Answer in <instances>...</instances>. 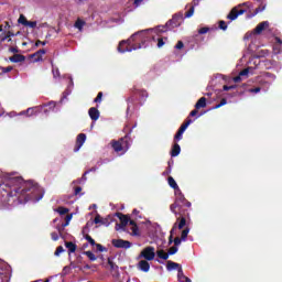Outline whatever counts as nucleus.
<instances>
[{"instance_id":"4c0bfd02","label":"nucleus","mask_w":282,"mask_h":282,"mask_svg":"<svg viewBox=\"0 0 282 282\" xmlns=\"http://www.w3.org/2000/svg\"><path fill=\"white\" fill-rule=\"evenodd\" d=\"M218 25H219L220 30H224V31L228 30V24H226V21H224V20H220L218 22Z\"/></svg>"},{"instance_id":"bb28decb","label":"nucleus","mask_w":282,"mask_h":282,"mask_svg":"<svg viewBox=\"0 0 282 282\" xmlns=\"http://www.w3.org/2000/svg\"><path fill=\"white\" fill-rule=\"evenodd\" d=\"M191 232V229L187 227L181 232V239L182 241H186V238L188 237V234Z\"/></svg>"},{"instance_id":"dca6fc26","label":"nucleus","mask_w":282,"mask_h":282,"mask_svg":"<svg viewBox=\"0 0 282 282\" xmlns=\"http://www.w3.org/2000/svg\"><path fill=\"white\" fill-rule=\"evenodd\" d=\"M180 153H182V148L177 143H174L171 150V158H177Z\"/></svg>"},{"instance_id":"052dcab7","label":"nucleus","mask_w":282,"mask_h":282,"mask_svg":"<svg viewBox=\"0 0 282 282\" xmlns=\"http://www.w3.org/2000/svg\"><path fill=\"white\" fill-rule=\"evenodd\" d=\"M94 221L95 224H100L102 221V217H100V215L97 214Z\"/></svg>"},{"instance_id":"2eb2a0df","label":"nucleus","mask_w":282,"mask_h":282,"mask_svg":"<svg viewBox=\"0 0 282 282\" xmlns=\"http://www.w3.org/2000/svg\"><path fill=\"white\" fill-rule=\"evenodd\" d=\"M11 63H23L25 61V55L22 54H14L13 56L9 57Z\"/></svg>"},{"instance_id":"f03ea898","label":"nucleus","mask_w":282,"mask_h":282,"mask_svg":"<svg viewBox=\"0 0 282 282\" xmlns=\"http://www.w3.org/2000/svg\"><path fill=\"white\" fill-rule=\"evenodd\" d=\"M36 193H39V186L33 183H23L22 186L13 187L10 192H8L9 197H21L24 196V199H35L36 202L43 199V195L36 197Z\"/></svg>"},{"instance_id":"09e8293b","label":"nucleus","mask_w":282,"mask_h":282,"mask_svg":"<svg viewBox=\"0 0 282 282\" xmlns=\"http://www.w3.org/2000/svg\"><path fill=\"white\" fill-rule=\"evenodd\" d=\"M248 74H250V67L245 68L239 73L240 76H248Z\"/></svg>"},{"instance_id":"b1692460","label":"nucleus","mask_w":282,"mask_h":282,"mask_svg":"<svg viewBox=\"0 0 282 282\" xmlns=\"http://www.w3.org/2000/svg\"><path fill=\"white\" fill-rule=\"evenodd\" d=\"M156 257H159V259H163V261H166V259H169V252L166 253L163 249L158 250Z\"/></svg>"},{"instance_id":"c9c22d12","label":"nucleus","mask_w":282,"mask_h":282,"mask_svg":"<svg viewBox=\"0 0 282 282\" xmlns=\"http://www.w3.org/2000/svg\"><path fill=\"white\" fill-rule=\"evenodd\" d=\"M182 135H184V132L177 130L176 134L174 135V142H180V140H182Z\"/></svg>"},{"instance_id":"13d9d810","label":"nucleus","mask_w":282,"mask_h":282,"mask_svg":"<svg viewBox=\"0 0 282 282\" xmlns=\"http://www.w3.org/2000/svg\"><path fill=\"white\" fill-rule=\"evenodd\" d=\"M156 41H158V44H156L158 47H162L164 45V39L158 37Z\"/></svg>"},{"instance_id":"a19ab883","label":"nucleus","mask_w":282,"mask_h":282,"mask_svg":"<svg viewBox=\"0 0 282 282\" xmlns=\"http://www.w3.org/2000/svg\"><path fill=\"white\" fill-rule=\"evenodd\" d=\"M83 25H85V22L82 20L75 22V28H77V30H83Z\"/></svg>"},{"instance_id":"680f3d73","label":"nucleus","mask_w":282,"mask_h":282,"mask_svg":"<svg viewBox=\"0 0 282 282\" xmlns=\"http://www.w3.org/2000/svg\"><path fill=\"white\" fill-rule=\"evenodd\" d=\"M82 192H83V187L77 186V187H75L74 194H75V195H80Z\"/></svg>"},{"instance_id":"37998d69","label":"nucleus","mask_w":282,"mask_h":282,"mask_svg":"<svg viewBox=\"0 0 282 282\" xmlns=\"http://www.w3.org/2000/svg\"><path fill=\"white\" fill-rule=\"evenodd\" d=\"M124 228H127V225H123L122 223H120V224H116V226H115V230H124Z\"/></svg>"},{"instance_id":"49530a36","label":"nucleus","mask_w":282,"mask_h":282,"mask_svg":"<svg viewBox=\"0 0 282 282\" xmlns=\"http://www.w3.org/2000/svg\"><path fill=\"white\" fill-rule=\"evenodd\" d=\"M94 102H102V91H99L97 97L94 99Z\"/></svg>"},{"instance_id":"72a5a7b5","label":"nucleus","mask_w":282,"mask_h":282,"mask_svg":"<svg viewBox=\"0 0 282 282\" xmlns=\"http://www.w3.org/2000/svg\"><path fill=\"white\" fill-rule=\"evenodd\" d=\"M56 212H57L59 215H67V213H69V208H66V207L61 206V207H58V208L56 209Z\"/></svg>"},{"instance_id":"a878e982","label":"nucleus","mask_w":282,"mask_h":282,"mask_svg":"<svg viewBox=\"0 0 282 282\" xmlns=\"http://www.w3.org/2000/svg\"><path fill=\"white\" fill-rule=\"evenodd\" d=\"M169 182V186H171V188H177V182H175V178H173V176H169L167 178Z\"/></svg>"},{"instance_id":"7c9ffc66","label":"nucleus","mask_w":282,"mask_h":282,"mask_svg":"<svg viewBox=\"0 0 282 282\" xmlns=\"http://www.w3.org/2000/svg\"><path fill=\"white\" fill-rule=\"evenodd\" d=\"M18 23H20L21 25H28V18H25V15L20 14L19 19H18Z\"/></svg>"},{"instance_id":"4468645a","label":"nucleus","mask_w":282,"mask_h":282,"mask_svg":"<svg viewBox=\"0 0 282 282\" xmlns=\"http://www.w3.org/2000/svg\"><path fill=\"white\" fill-rule=\"evenodd\" d=\"M138 268L142 272H149V270H151V264H149V261L147 260H141L138 264Z\"/></svg>"},{"instance_id":"6e6552de","label":"nucleus","mask_w":282,"mask_h":282,"mask_svg":"<svg viewBox=\"0 0 282 282\" xmlns=\"http://www.w3.org/2000/svg\"><path fill=\"white\" fill-rule=\"evenodd\" d=\"M111 243L115 248H123L124 250H129L131 248V242L122 239H112Z\"/></svg>"},{"instance_id":"c03bdc74","label":"nucleus","mask_w":282,"mask_h":282,"mask_svg":"<svg viewBox=\"0 0 282 282\" xmlns=\"http://www.w3.org/2000/svg\"><path fill=\"white\" fill-rule=\"evenodd\" d=\"M207 32H210V28L204 26L198 30V34H207Z\"/></svg>"},{"instance_id":"e433bc0d","label":"nucleus","mask_w":282,"mask_h":282,"mask_svg":"<svg viewBox=\"0 0 282 282\" xmlns=\"http://www.w3.org/2000/svg\"><path fill=\"white\" fill-rule=\"evenodd\" d=\"M227 104H228V100L226 98H223L220 100V102L214 107V109H219V108L224 107V105H227Z\"/></svg>"},{"instance_id":"c756f323","label":"nucleus","mask_w":282,"mask_h":282,"mask_svg":"<svg viewBox=\"0 0 282 282\" xmlns=\"http://www.w3.org/2000/svg\"><path fill=\"white\" fill-rule=\"evenodd\" d=\"M12 69H13L12 66H8V67L0 66V76L2 74H8V73L12 72Z\"/></svg>"},{"instance_id":"ddd939ff","label":"nucleus","mask_w":282,"mask_h":282,"mask_svg":"<svg viewBox=\"0 0 282 282\" xmlns=\"http://www.w3.org/2000/svg\"><path fill=\"white\" fill-rule=\"evenodd\" d=\"M268 28H270V22L263 21V22H260V23L256 26L254 32H256L257 34H261V32H263V30H265V29H268Z\"/></svg>"},{"instance_id":"f3484780","label":"nucleus","mask_w":282,"mask_h":282,"mask_svg":"<svg viewBox=\"0 0 282 282\" xmlns=\"http://www.w3.org/2000/svg\"><path fill=\"white\" fill-rule=\"evenodd\" d=\"M182 265L180 263L173 262L171 260L167 261L166 269L171 272V270H180Z\"/></svg>"},{"instance_id":"ea45409f","label":"nucleus","mask_w":282,"mask_h":282,"mask_svg":"<svg viewBox=\"0 0 282 282\" xmlns=\"http://www.w3.org/2000/svg\"><path fill=\"white\" fill-rule=\"evenodd\" d=\"M194 13H195V7H192V8L185 13L186 19H191V17H193Z\"/></svg>"},{"instance_id":"f257e3e1","label":"nucleus","mask_w":282,"mask_h":282,"mask_svg":"<svg viewBox=\"0 0 282 282\" xmlns=\"http://www.w3.org/2000/svg\"><path fill=\"white\" fill-rule=\"evenodd\" d=\"M153 39L155 41V36L149 34V31H139L133 33L130 39L122 40L118 45V52L120 54H124V52H133V50H141L144 47V43Z\"/></svg>"},{"instance_id":"603ef678","label":"nucleus","mask_w":282,"mask_h":282,"mask_svg":"<svg viewBox=\"0 0 282 282\" xmlns=\"http://www.w3.org/2000/svg\"><path fill=\"white\" fill-rule=\"evenodd\" d=\"M21 182H23V180L21 177L12 178L10 181L11 184H21Z\"/></svg>"},{"instance_id":"423d86ee","label":"nucleus","mask_w":282,"mask_h":282,"mask_svg":"<svg viewBox=\"0 0 282 282\" xmlns=\"http://www.w3.org/2000/svg\"><path fill=\"white\" fill-rule=\"evenodd\" d=\"M111 147L116 153H127L131 144L129 143V135H126L118 141H112Z\"/></svg>"},{"instance_id":"5701e85b","label":"nucleus","mask_w":282,"mask_h":282,"mask_svg":"<svg viewBox=\"0 0 282 282\" xmlns=\"http://www.w3.org/2000/svg\"><path fill=\"white\" fill-rule=\"evenodd\" d=\"M133 94H138L142 100L149 98V93L147 90H133Z\"/></svg>"},{"instance_id":"774afa93","label":"nucleus","mask_w":282,"mask_h":282,"mask_svg":"<svg viewBox=\"0 0 282 282\" xmlns=\"http://www.w3.org/2000/svg\"><path fill=\"white\" fill-rule=\"evenodd\" d=\"M234 83H241V75L234 77Z\"/></svg>"},{"instance_id":"393cba45","label":"nucleus","mask_w":282,"mask_h":282,"mask_svg":"<svg viewBox=\"0 0 282 282\" xmlns=\"http://www.w3.org/2000/svg\"><path fill=\"white\" fill-rule=\"evenodd\" d=\"M176 230H177V223H174V225L170 231L169 246H171V243H173V235L175 234Z\"/></svg>"},{"instance_id":"6e6d98bb","label":"nucleus","mask_w":282,"mask_h":282,"mask_svg":"<svg viewBox=\"0 0 282 282\" xmlns=\"http://www.w3.org/2000/svg\"><path fill=\"white\" fill-rule=\"evenodd\" d=\"M173 243H174V246L177 248V246H180V245L182 243V238L176 237V238L173 240Z\"/></svg>"},{"instance_id":"6ab92c4d","label":"nucleus","mask_w":282,"mask_h":282,"mask_svg":"<svg viewBox=\"0 0 282 282\" xmlns=\"http://www.w3.org/2000/svg\"><path fill=\"white\" fill-rule=\"evenodd\" d=\"M65 247L68 250V254H72V253L76 252V248H77L76 243H74L72 241H66Z\"/></svg>"},{"instance_id":"1a4fd4ad","label":"nucleus","mask_w":282,"mask_h":282,"mask_svg":"<svg viewBox=\"0 0 282 282\" xmlns=\"http://www.w3.org/2000/svg\"><path fill=\"white\" fill-rule=\"evenodd\" d=\"M87 140V134L85 133H79L76 139L75 148H74V153H78L80 151L83 144H85V141Z\"/></svg>"},{"instance_id":"e2e57ef3","label":"nucleus","mask_w":282,"mask_h":282,"mask_svg":"<svg viewBox=\"0 0 282 282\" xmlns=\"http://www.w3.org/2000/svg\"><path fill=\"white\" fill-rule=\"evenodd\" d=\"M36 108H28V110H26L28 116H34V110Z\"/></svg>"},{"instance_id":"5fc2aeb1","label":"nucleus","mask_w":282,"mask_h":282,"mask_svg":"<svg viewBox=\"0 0 282 282\" xmlns=\"http://www.w3.org/2000/svg\"><path fill=\"white\" fill-rule=\"evenodd\" d=\"M10 36H12V33L8 32L7 35L4 36H0V43H3L4 41H7V39H10Z\"/></svg>"},{"instance_id":"69168bd1","label":"nucleus","mask_w":282,"mask_h":282,"mask_svg":"<svg viewBox=\"0 0 282 282\" xmlns=\"http://www.w3.org/2000/svg\"><path fill=\"white\" fill-rule=\"evenodd\" d=\"M51 237H52L53 241H58V234L52 232Z\"/></svg>"},{"instance_id":"0eeeda50","label":"nucleus","mask_w":282,"mask_h":282,"mask_svg":"<svg viewBox=\"0 0 282 282\" xmlns=\"http://www.w3.org/2000/svg\"><path fill=\"white\" fill-rule=\"evenodd\" d=\"M140 257L145 259V261H153V259H155V248L154 247H145L141 251Z\"/></svg>"},{"instance_id":"20e7f679","label":"nucleus","mask_w":282,"mask_h":282,"mask_svg":"<svg viewBox=\"0 0 282 282\" xmlns=\"http://www.w3.org/2000/svg\"><path fill=\"white\" fill-rule=\"evenodd\" d=\"M188 208L189 207H178L175 209V212H172L176 217V228H178V230L184 229L187 219H191V213H188Z\"/></svg>"},{"instance_id":"a211bd4d","label":"nucleus","mask_w":282,"mask_h":282,"mask_svg":"<svg viewBox=\"0 0 282 282\" xmlns=\"http://www.w3.org/2000/svg\"><path fill=\"white\" fill-rule=\"evenodd\" d=\"M116 216L118 217L119 221H121V224H123L124 226H127V224H129V216H127L122 213H116Z\"/></svg>"},{"instance_id":"412c9836","label":"nucleus","mask_w":282,"mask_h":282,"mask_svg":"<svg viewBox=\"0 0 282 282\" xmlns=\"http://www.w3.org/2000/svg\"><path fill=\"white\" fill-rule=\"evenodd\" d=\"M193 123V120L187 119L178 129V131H181V133H184V131H186V129H188V127H191V124Z\"/></svg>"},{"instance_id":"9d476101","label":"nucleus","mask_w":282,"mask_h":282,"mask_svg":"<svg viewBox=\"0 0 282 282\" xmlns=\"http://www.w3.org/2000/svg\"><path fill=\"white\" fill-rule=\"evenodd\" d=\"M180 21H182V17L174 15L165 25L169 30H173L175 28H180Z\"/></svg>"},{"instance_id":"39448f33","label":"nucleus","mask_w":282,"mask_h":282,"mask_svg":"<svg viewBox=\"0 0 282 282\" xmlns=\"http://www.w3.org/2000/svg\"><path fill=\"white\" fill-rule=\"evenodd\" d=\"M243 6H246V8H251L252 3L250 2H245L242 4H238L236 7H234L230 12L227 15V19L229 21H237V19H239V17H241V14H246V12H248V9H241L243 8Z\"/></svg>"},{"instance_id":"4d7b16f0","label":"nucleus","mask_w":282,"mask_h":282,"mask_svg":"<svg viewBox=\"0 0 282 282\" xmlns=\"http://www.w3.org/2000/svg\"><path fill=\"white\" fill-rule=\"evenodd\" d=\"M259 91H261V87H256V88L249 89L250 94H259Z\"/></svg>"},{"instance_id":"79ce46f5","label":"nucleus","mask_w":282,"mask_h":282,"mask_svg":"<svg viewBox=\"0 0 282 282\" xmlns=\"http://www.w3.org/2000/svg\"><path fill=\"white\" fill-rule=\"evenodd\" d=\"M230 89H237V85H231V86L224 85L223 86V91H230Z\"/></svg>"},{"instance_id":"9b49d317","label":"nucleus","mask_w":282,"mask_h":282,"mask_svg":"<svg viewBox=\"0 0 282 282\" xmlns=\"http://www.w3.org/2000/svg\"><path fill=\"white\" fill-rule=\"evenodd\" d=\"M46 54L45 48L39 50L37 52L33 53L31 55V58H33V63H39L40 61H43V55Z\"/></svg>"},{"instance_id":"7ed1b4c3","label":"nucleus","mask_w":282,"mask_h":282,"mask_svg":"<svg viewBox=\"0 0 282 282\" xmlns=\"http://www.w3.org/2000/svg\"><path fill=\"white\" fill-rule=\"evenodd\" d=\"M176 198L172 205H170L171 213H175V209L177 208H191L192 204L186 199L184 194L182 193V189H180V186L177 188H174Z\"/></svg>"},{"instance_id":"aec40b11","label":"nucleus","mask_w":282,"mask_h":282,"mask_svg":"<svg viewBox=\"0 0 282 282\" xmlns=\"http://www.w3.org/2000/svg\"><path fill=\"white\" fill-rule=\"evenodd\" d=\"M206 107V97H200L195 105V109H204Z\"/></svg>"},{"instance_id":"8fccbe9b","label":"nucleus","mask_w":282,"mask_h":282,"mask_svg":"<svg viewBox=\"0 0 282 282\" xmlns=\"http://www.w3.org/2000/svg\"><path fill=\"white\" fill-rule=\"evenodd\" d=\"M25 28H32V29L36 28V21H28Z\"/></svg>"},{"instance_id":"3c124183","label":"nucleus","mask_w":282,"mask_h":282,"mask_svg":"<svg viewBox=\"0 0 282 282\" xmlns=\"http://www.w3.org/2000/svg\"><path fill=\"white\" fill-rule=\"evenodd\" d=\"M102 226H109V224H111V220H109V218H101V223Z\"/></svg>"},{"instance_id":"f704fd0d","label":"nucleus","mask_w":282,"mask_h":282,"mask_svg":"<svg viewBox=\"0 0 282 282\" xmlns=\"http://www.w3.org/2000/svg\"><path fill=\"white\" fill-rule=\"evenodd\" d=\"M84 238L86 239V241H88V243H90V246H96V240H94L91 236L85 235Z\"/></svg>"},{"instance_id":"a18cd8bd","label":"nucleus","mask_w":282,"mask_h":282,"mask_svg":"<svg viewBox=\"0 0 282 282\" xmlns=\"http://www.w3.org/2000/svg\"><path fill=\"white\" fill-rule=\"evenodd\" d=\"M95 246H96L98 252H107V248L102 247V245L96 243Z\"/></svg>"},{"instance_id":"de8ad7c7","label":"nucleus","mask_w":282,"mask_h":282,"mask_svg":"<svg viewBox=\"0 0 282 282\" xmlns=\"http://www.w3.org/2000/svg\"><path fill=\"white\" fill-rule=\"evenodd\" d=\"M177 247H171L170 249H169V251H167V254H176V252H177Z\"/></svg>"},{"instance_id":"338daca9","label":"nucleus","mask_w":282,"mask_h":282,"mask_svg":"<svg viewBox=\"0 0 282 282\" xmlns=\"http://www.w3.org/2000/svg\"><path fill=\"white\" fill-rule=\"evenodd\" d=\"M142 1L144 0H134L135 8H140V6H142Z\"/></svg>"},{"instance_id":"864d4df0","label":"nucleus","mask_w":282,"mask_h":282,"mask_svg":"<svg viewBox=\"0 0 282 282\" xmlns=\"http://www.w3.org/2000/svg\"><path fill=\"white\" fill-rule=\"evenodd\" d=\"M175 50H184V42L178 41L175 45Z\"/></svg>"},{"instance_id":"0e129e2a","label":"nucleus","mask_w":282,"mask_h":282,"mask_svg":"<svg viewBox=\"0 0 282 282\" xmlns=\"http://www.w3.org/2000/svg\"><path fill=\"white\" fill-rule=\"evenodd\" d=\"M39 45H47V42H42L41 40H37L36 42H35V47H39Z\"/></svg>"},{"instance_id":"bf43d9fd","label":"nucleus","mask_w":282,"mask_h":282,"mask_svg":"<svg viewBox=\"0 0 282 282\" xmlns=\"http://www.w3.org/2000/svg\"><path fill=\"white\" fill-rule=\"evenodd\" d=\"M108 265L110 267L111 270H116V263L111 261V258H108Z\"/></svg>"},{"instance_id":"4be33fe9","label":"nucleus","mask_w":282,"mask_h":282,"mask_svg":"<svg viewBox=\"0 0 282 282\" xmlns=\"http://www.w3.org/2000/svg\"><path fill=\"white\" fill-rule=\"evenodd\" d=\"M8 281V272H6V269L3 267H0V282H7Z\"/></svg>"},{"instance_id":"f8f14e48","label":"nucleus","mask_w":282,"mask_h":282,"mask_svg":"<svg viewBox=\"0 0 282 282\" xmlns=\"http://www.w3.org/2000/svg\"><path fill=\"white\" fill-rule=\"evenodd\" d=\"M88 115H89V118L91 120H94V122H96V120H98V118H100V111L96 107L89 108Z\"/></svg>"},{"instance_id":"58836bf2","label":"nucleus","mask_w":282,"mask_h":282,"mask_svg":"<svg viewBox=\"0 0 282 282\" xmlns=\"http://www.w3.org/2000/svg\"><path fill=\"white\" fill-rule=\"evenodd\" d=\"M62 252H65L63 246H58L54 252L55 257H59Z\"/></svg>"},{"instance_id":"c85d7f7f","label":"nucleus","mask_w":282,"mask_h":282,"mask_svg":"<svg viewBox=\"0 0 282 282\" xmlns=\"http://www.w3.org/2000/svg\"><path fill=\"white\" fill-rule=\"evenodd\" d=\"M177 279L180 282H184V279L186 278V275H184V270H182V267L177 270Z\"/></svg>"},{"instance_id":"cd10ccee","label":"nucleus","mask_w":282,"mask_h":282,"mask_svg":"<svg viewBox=\"0 0 282 282\" xmlns=\"http://www.w3.org/2000/svg\"><path fill=\"white\" fill-rule=\"evenodd\" d=\"M264 10H265V7L256 8L254 12L248 15V19H252V17H257L258 12H263Z\"/></svg>"},{"instance_id":"473e14b6","label":"nucleus","mask_w":282,"mask_h":282,"mask_svg":"<svg viewBox=\"0 0 282 282\" xmlns=\"http://www.w3.org/2000/svg\"><path fill=\"white\" fill-rule=\"evenodd\" d=\"M84 254L89 258V261H96L98 259L91 251H85Z\"/></svg>"},{"instance_id":"2f4dec72","label":"nucleus","mask_w":282,"mask_h":282,"mask_svg":"<svg viewBox=\"0 0 282 282\" xmlns=\"http://www.w3.org/2000/svg\"><path fill=\"white\" fill-rule=\"evenodd\" d=\"M132 237H140V228L138 225H134V227H131Z\"/></svg>"}]
</instances>
